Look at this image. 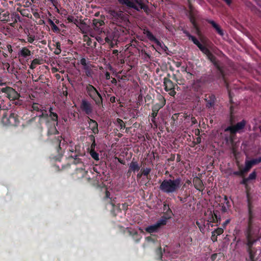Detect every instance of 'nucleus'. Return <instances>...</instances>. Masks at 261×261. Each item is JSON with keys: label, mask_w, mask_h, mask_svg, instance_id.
Listing matches in <instances>:
<instances>
[{"label": "nucleus", "mask_w": 261, "mask_h": 261, "mask_svg": "<svg viewBox=\"0 0 261 261\" xmlns=\"http://www.w3.org/2000/svg\"><path fill=\"white\" fill-rule=\"evenodd\" d=\"M166 220L165 219H161L158 221L155 224L149 226L145 228V230L149 233L156 232L161 226L165 225Z\"/></svg>", "instance_id": "obj_8"}, {"label": "nucleus", "mask_w": 261, "mask_h": 261, "mask_svg": "<svg viewBox=\"0 0 261 261\" xmlns=\"http://www.w3.org/2000/svg\"><path fill=\"white\" fill-rule=\"evenodd\" d=\"M156 242L151 237H148L146 238V242L144 245V247L151 246L152 245L156 246Z\"/></svg>", "instance_id": "obj_22"}, {"label": "nucleus", "mask_w": 261, "mask_h": 261, "mask_svg": "<svg viewBox=\"0 0 261 261\" xmlns=\"http://www.w3.org/2000/svg\"><path fill=\"white\" fill-rule=\"evenodd\" d=\"M91 121H92V123H93V124H94V126H93V127L92 128V131H93V132L94 134H97L98 132V128H97V125H98L97 123L94 120H91Z\"/></svg>", "instance_id": "obj_39"}, {"label": "nucleus", "mask_w": 261, "mask_h": 261, "mask_svg": "<svg viewBox=\"0 0 261 261\" xmlns=\"http://www.w3.org/2000/svg\"><path fill=\"white\" fill-rule=\"evenodd\" d=\"M208 22L212 24L213 27L216 30L217 32L221 36L224 35V33L223 30L221 29L220 27L214 21L209 20H208Z\"/></svg>", "instance_id": "obj_19"}, {"label": "nucleus", "mask_w": 261, "mask_h": 261, "mask_svg": "<svg viewBox=\"0 0 261 261\" xmlns=\"http://www.w3.org/2000/svg\"><path fill=\"white\" fill-rule=\"evenodd\" d=\"M41 114L38 115V117L39 118L40 121L41 120V118H44L45 119H48V115L47 113V111L45 110L44 109L42 110H41Z\"/></svg>", "instance_id": "obj_30"}, {"label": "nucleus", "mask_w": 261, "mask_h": 261, "mask_svg": "<svg viewBox=\"0 0 261 261\" xmlns=\"http://www.w3.org/2000/svg\"><path fill=\"white\" fill-rule=\"evenodd\" d=\"M4 66L5 67L7 68L8 72H10V71L9 70L10 64L9 63H6L4 64Z\"/></svg>", "instance_id": "obj_58"}, {"label": "nucleus", "mask_w": 261, "mask_h": 261, "mask_svg": "<svg viewBox=\"0 0 261 261\" xmlns=\"http://www.w3.org/2000/svg\"><path fill=\"white\" fill-rule=\"evenodd\" d=\"M67 20H68V22H73L76 26L77 25V23H79V22H80V21H79V20L75 18L72 16H68V17H67Z\"/></svg>", "instance_id": "obj_35"}, {"label": "nucleus", "mask_w": 261, "mask_h": 261, "mask_svg": "<svg viewBox=\"0 0 261 261\" xmlns=\"http://www.w3.org/2000/svg\"><path fill=\"white\" fill-rule=\"evenodd\" d=\"M87 171L83 168L77 169L75 173V176L77 179L84 177L87 174Z\"/></svg>", "instance_id": "obj_21"}, {"label": "nucleus", "mask_w": 261, "mask_h": 261, "mask_svg": "<svg viewBox=\"0 0 261 261\" xmlns=\"http://www.w3.org/2000/svg\"><path fill=\"white\" fill-rule=\"evenodd\" d=\"M110 193L109 191H106V195H105V198H108L110 197Z\"/></svg>", "instance_id": "obj_63"}, {"label": "nucleus", "mask_w": 261, "mask_h": 261, "mask_svg": "<svg viewBox=\"0 0 261 261\" xmlns=\"http://www.w3.org/2000/svg\"><path fill=\"white\" fill-rule=\"evenodd\" d=\"M205 100L207 101L206 107L210 108L213 107L215 105L216 97L214 95L211 94L208 95L207 97L205 98Z\"/></svg>", "instance_id": "obj_15"}, {"label": "nucleus", "mask_w": 261, "mask_h": 261, "mask_svg": "<svg viewBox=\"0 0 261 261\" xmlns=\"http://www.w3.org/2000/svg\"><path fill=\"white\" fill-rule=\"evenodd\" d=\"M253 206L251 202L248 200V230H252L253 220L255 218V214L252 211Z\"/></svg>", "instance_id": "obj_9"}, {"label": "nucleus", "mask_w": 261, "mask_h": 261, "mask_svg": "<svg viewBox=\"0 0 261 261\" xmlns=\"http://www.w3.org/2000/svg\"><path fill=\"white\" fill-rule=\"evenodd\" d=\"M115 99H116L115 97H114V96H112V97H111L110 98V101H111V102H112V103H114V102H115Z\"/></svg>", "instance_id": "obj_64"}, {"label": "nucleus", "mask_w": 261, "mask_h": 261, "mask_svg": "<svg viewBox=\"0 0 261 261\" xmlns=\"http://www.w3.org/2000/svg\"><path fill=\"white\" fill-rule=\"evenodd\" d=\"M178 198L179 199L180 201L182 202V203H184V202H186L187 201V196L185 197V198H181L180 197H178Z\"/></svg>", "instance_id": "obj_56"}, {"label": "nucleus", "mask_w": 261, "mask_h": 261, "mask_svg": "<svg viewBox=\"0 0 261 261\" xmlns=\"http://www.w3.org/2000/svg\"><path fill=\"white\" fill-rule=\"evenodd\" d=\"M2 122L5 125L16 126L19 122L16 111L11 110L9 114L5 113L3 115Z\"/></svg>", "instance_id": "obj_3"}, {"label": "nucleus", "mask_w": 261, "mask_h": 261, "mask_svg": "<svg viewBox=\"0 0 261 261\" xmlns=\"http://www.w3.org/2000/svg\"><path fill=\"white\" fill-rule=\"evenodd\" d=\"M191 122L192 124H195L197 123V120L195 117L191 118Z\"/></svg>", "instance_id": "obj_59"}, {"label": "nucleus", "mask_w": 261, "mask_h": 261, "mask_svg": "<svg viewBox=\"0 0 261 261\" xmlns=\"http://www.w3.org/2000/svg\"><path fill=\"white\" fill-rule=\"evenodd\" d=\"M230 206L229 202L227 199V197L226 196H224V202L223 203V206H222V211L223 213H225L227 212L229 207Z\"/></svg>", "instance_id": "obj_23"}, {"label": "nucleus", "mask_w": 261, "mask_h": 261, "mask_svg": "<svg viewBox=\"0 0 261 261\" xmlns=\"http://www.w3.org/2000/svg\"><path fill=\"white\" fill-rule=\"evenodd\" d=\"M61 50L60 48H56V50H55L54 53L56 55H59L61 53Z\"/></svg>", "instance_id": "obj_60"}, {"label": "nucleus", "mask_w": 261, "mask_h": 261, "mask_svg": "<svg viewBox=\"0 0 261 261\" xmlns=\"http://www.w3.org/2000/svg\"><path fill=\"white\" fill-rule=\"evenodd\" d=\"M15 94H9L8 96L9 98H12L13 99H17L18 97V94L15 91Z\"/></svg>", "instance_id": "obj_49"}, {"label": "nucleus", "mask_w": 261, "mask_h": 261, "mask_svg": "<svg viewBox=\"0 0 261 261\" xmlns=\"http://www.w3.org/2000/svg\"><path fill=\"white\" fill-rule=\"evenodd\" d=\"M217 235L219 236L223 232V229L221 228H218L213 231Z\"/></svg>", "instance_id": "obj_45"}, {"label": "nucleus", "mask_w": 261, "mask_h": 261, "mask_svg": "<svg viewBox=\"0 0 261 261\" xmlns=\"http://www.w3.org/2000/svg\"><path fill=\"white\" fill-rule=\"evenodd\" d=\"M90 154L91 155V156L94 159H95V160H99V155H98V154L96 152L94 149H91V151H90Z\"/></svg>", "instance_id": "obj_37"}, {"label": "nucleus", "mask_w": 261, "mask_h": 261, "mask_svg": "<svg viewBox=\"0 0 261 261\" xmlns=\"http://www.w3.org/2000/svg\"><path fill=\"white\" fill-rule=\"evenodd\" d=\"M252 166L253 165H252V164L251 163V162L249 161L246 162L245 167H244V168L242 169L244 174L248 172L249 171V170L251 168Z\"/></svg>", "instance_id": "obj_28"}, {"label": "nucleus", "mask_w": 261, "mask_h": 261, "mask_svg": "<svg viewBox=\"0 0 261 261\" xmlns=\"http://www.w3.org/2000/svg\"><path fill=\"white\" fill-rule=\"evenodd\" d=\"M104 24V22L102 20L94 19L93 20V28L94 31L97 34H100L103 31L102 29L101 28V26Z\"/></svg>", "instance_id": "obj_12"}, {"label": "nucleus", "mask_w": 261, "mask_h": 261, "mask_svg": "<svg viewBox=\"0 0 261 261\" xmlns=\"http://www.w3.org/2000/svg\"><path fill=\"white\" fill-rule=\"evenodd\" d=\"M256 176V173L255 171H253L249 174V175L248 177H247V178L249 180H253V179H255Z\"/></svg>", "instance_id": "obj_44"}, {"label": "nucleus", "mask_w": 261, "mask_h": 261, "mask_svg": "<svg viewBox=\"0 0 261 261\" xmlns=\"http://www.w3.org/2000/svg\"><path fill=\"white\" fill-rule=\"evenodd\" d=\"M48 23L51 26L52 30L54 32H58L59 31V28L55 24V23L50 19L48 20Z\"/></svg>", "instance_id": "obj_32"}, {"label": "nucleus", "mask_w": 261, "mask_h": 261, "mask_svg": "<svg viewBox=\"0 0 261 261\" xmlns=\"http://www.w3.org/2000/svg\"><path fill=\"white\" fill-rule=\"evenodd\" d=\"M252 165L257 164L261 162V156L258 159H253L249 161Z\"/></svg>", "instance_id": "obj_41"}, {"label": "nucleus", "mask_w": 261, "mask_h": 261, "mask_svg": "<svg viewBox=\"0 0 261 261\" xmlns=\"http://www.w3.org/2000/svg\"><path fill=\"white\" fill-rule=\"evenodd\" d=\"M92 98L95 101L97 105L101 106L102 105V99L99 93H97L94 97H92Z\"/></svg>", "instance_id": "obj_25"}, {"label": "nucleus", "mask_w": 261, "mask_h": 261, "mask_svg": "<svg viewBox=\"0 0 261 261\" xmlns=\"http://www.w3.org/2000/svg\"><path fill=\"white\" fill-rule=\"evenodd\" d=\"M49 117L54 121H57L58 120V115L56 113L51 112V113L49 114Z\"/></svg>", "instance_id": "obj_43"}, {"label": "nucleus", "mask_w": 261, "mask_h": 261, "mask_svg": "<svg viewBox=\"0 0 261 261\" xmlns=\"http://www.w3.org/2000/svg\"><path fill=\"white\" fill-rule=\"evenodd\" d=\"M91 121H92V123H93V124H94V126H93V127L92 128V131H93V132L94 134H97L98 132V128H97V125H98L97 123L94 120H91Z\"/></svg>", "instance_id": "obj_38"}, {"label": "nucleus", "mask_w": 261, "mask_h": 261, "mask_svg": "<svg viewBox=\"0 0 261 261\" xmlns=\"http://www.w3.org/2000/svg\"><path fill=\"white\" fill-rule=\"evenodd\" d=\"M80 63L83 65L86 75L88 77H92L93 74L92 70L93 66L91 64L90 62H87L85 58H82L80 60Z\"/></svg>", "instance_id": "obj_7"}, {"label": "nucleus", "mask_w": 261, "mask_h": 261, "mask_svg": "<svg viewBox=\"0 0 261 261\" xmlns=\"http://www.w3.org/2000/svg\"><path fill=\"white\" fill-rule=\"evenodd\" d=\"M83 33H87L90 30V27L85 22L80 21L77 26Z\"/></svg>", "instance_id": "obj_17"}, {"label": "nucleus", "mask_w": 261, "mask_h": 261, "mask_svg": "<svg viewBox=\"0 0 261 261\" xmlns=\"http://www.w3.org/2000/svg\"><path fill=\"white\" fill-rule=\"evenodd\" d=\"M109 13L111 16V19L114 21V23L117 24L128 20V15L121 11L111 10L109 11Z\"/></svg>", "instance_id": "obj_4"}, {"label": "nucleus", "mask_w": 261, "mask_h": 261, "mask_svg": "<svg viewBox=\"0 0 261 261\" xmlns=\"http://www.w3.org/2000/svg\"><path fill=\"white\" fill-rule=\"evenodd\" d=\"M188 4H189V9H190V15H192V13H193V8L191 5V3L190 2V0H188Z\"/></svg>", "instance_id": "obj_51"}, {"label": "nucleus", "mask_w": 261, "mask_h": 261, "mask_svg": "<svg viewBox=\"0 0 261 261\" xmlns=\"http://www.w3.org/2000/svg\"><path fill=\"white\" fill-rule=\"evenodd\" d=\"M1 91L4 93H6L9 95V94H15V90L10 87L3 88L1 89Z\"/></svg>", "instance_id": "obj_27"}, {"label": "nucleus", "mask_w": 261, "mask_h": 261, "mask_svg": "<svg viewBox=\"0 0 261 261\" xmlns=\"http://www.w3.org/2000/svg\"><path fill=\"white\" fill-rule=\"evenodd\" d=\"M34 37L28 36V37L27 38V41L30 43H32L34 40Z\"/></svg>", "instance_id": "obj_54"}, {"label": "nucleus", "mask_w": 261, "mask_h": 261, "mask_svg": "<svg viewBox=\"0 0 261 261\" xmlns=\"http://www.w3.org/2000/svg\"><path fill=\"white\" fill-rule=\"evenodd\" d=\"M248 180H249L247 178H244L242 181L241 182V184L246 186L247 185V181Z\"/></svg>", "instance_id": "obj_57"}, {"label": "nucleus", "mask_w": 261, "mask_h": 261, "mask_svg": "<svg viewBox=\"0 0 261 261\" xmlns=\"http://www.w3.org/2000/svg\"><path fill=\"white\" fill-rule=\"evenodd\" d=\"M194 182L195 187L197 189L200 190L203 188L202 182L199 178L196 179Z\"/></svg>", "instance_id": "obj_31"}, {"label": "nucleus", "mask_w": 261, "mask_h": 261, "mask_svg": "<svg viewBox=\"0 0 261 261\" xmlns=\"http://www.w3.org/2000/svg\"><path fill=\"white\" fill-rule=\"evenodd\" d=\"M234 175L243 176L244 174L242 170L239 171H235L233 173Z\"/></svg>", "instance_id": "obj_53"}, {"label": "nucleus", "mask_w": 261, "mask_h": 261, "mask_svg": "<svg viewBox=\"0 0 261 261\" xmlns=\"http://www.w3.org/2000/svg\"><path fill=\"white\" fill-rule=\"evenodd\" d=\"M140 167L136 161H134V159L132 160L130 163L129 165V170L128 171V173H129L131 171L135 172L136 171H138L140 169Z\"/></svg>", "instance_id": "obj_18"}, {"label": "nucleus", "mask_w": 261, "mask_h": 261, "mask_svg": "<svg viewBox=\"0 0 261 261\" xmlns=\"http://www.w3.org/2000/svg\"><path fill=\"white\" fill-rule=\"evenodd\" d=\"M92 98L95 101L97 105L101 106L102 105V99L99 93H97L94 97H92Z\"/></svg>", "instance_id": "obj_24"}, {"label": "nucleus", "mask_w": 261, "mask_h": 261, "mask_svg": "<svg viewBox=\"0 0 261 261\" xmlns=\"http://www.w3.org/2000/svg\"><path fill=\"white\" fill-rule=\"evenodd\" d=\"M141 54L142 55L144 56V59L148 61L149 59L150 58V56L149 54H148L145 51V50H141Z\"/></svg>", "instance_id": "obj_42"}, {"label": "nucleus", "mask_w": 261, "mask_h": 261, "mask_svg": "<svg viewBox=\"0 0 261 261\" xmlns=\"http://www.w3.org/2000/svg\"><path fill=\"white\" fill-rule=\"evenodd\" d=\"M156 254L158 255L159 258L160 259H162V251H161V247H159L158 250H156Z\"/></svg>", "instance_id": "obj_48"}, {"label": "nucleus", "mask_w": 261, "mask_h": 261, "mask_svg": "<svg viewBox=\"0 0 261 261\" xmlns=\"http://www.w3.org/2000/svg\"><path fill=\"white\" fill-rule=\"evenodd\" d=\"M207 58L213 63L215 66L218 69L220 74H222L223 71L220 67L218 62L216 61V57L210 52L207 55Z\"/></svg>", "instance_id": "obj_14"}, {"label": "nucleus", "mask_w": 261, "mask_h": 261, "mask_svg": "<svg viewBox=\"0 0 261 261\" xmlns=\"http://www.w3.org/2000/svg\"><path fill=\"white\" fill-rule=\"evenodd\" d=\"M40 64V60H39L38 59H35L32 61L30 67L31 69H34L36 68L37 65H39Z\"/></svg>", "instance_id": "obj_33"}, {"label": "nucleus", "mask_w": 261, "mask_h": 261, "mask_svg": "<svg viewBox=\"0 0 261 261\" xmlns=\"http://www.w3.org/2000/svg\"><path fill=\"white\" fill-rule=\"evenodd\" d=\"M165 105V99L163 97H161L160 103L154 105L152 107V111L158 112L159 110L161 109Z\"/></svg>", "instance_id": "obj_20"}, {"label": "nucleus", "mask_w": 261, "mask_h": 261, "mask_svg": "<svg viewBox=\"0 0 261 261\" xmlns=\"http://www.w3.org/2000/svg\"><path fill=\"white\" fill-rule=\"evenodd\" d=\"M189 39L191 40L193 43L196 44L198 47L200 45H201V44L199 42V41L194 36L192 35H189Z\"/></svg>", "instance_id": "obj_34"}, {"label": "nucleus", "mask_w": 261, "mask_h": 261, "mask_svg": "<svg viewBox=\"0 0 261 261\" xmlns=\"http://www.w3.org/2000/svg\"><path fill=\"white\" fill-rule=\"evenodd\" d=\"M198 48L200 49V50L203 53H204L206 56L207 54H208L210 53V51L209 50V49L208 48H207L206 47H205L204 46L202 45V44H201V45L199 46Z\"/></svg>", "instance_id": "obj_36"}, {"label": "nucleus", "mask_w": 261, "mask_h": 261, "mask_svg": "<svg viewBox=\"0 0 261 261\" xmlns=\"http://www.w3.org/2000/svg\"><path fill=\"white\" fill-rule=\"evenodd\" d=\"M119 2L125 5L128 7L132 8L135 10L139 11L141 9H143L146 12L149 11L148 7L145 5L146 0H118Z\"/></svg>", "instance_id": "obj_2"}, {"label": "nucleus", "mask_w": 261, "mask_h": 261, "mask_svg": "<svg viewBox=\"0 0 261 261\" xmlns=\"http://www.w3.org/2000/svg\"><path fill=\"white\" fill-rule=\"evenodd\" d=\"M141 171H142V174L145 176H147L151 171V169L149 168H146L145 169H142Z\"/></svg>", "instance_id": "obj_40"}, {"label": "nucleus", "mask_w": 261, "mask_h": 261, "mask_svg": "<svg viewBox=\"0 0 261 261\" xmlns=\"http://www.w3.org/2000/svg\"><path fill=\"white\" fill-rule=\"evenodd\" d=\"M114 37H112L111 36H108L105 38L106 42L107 43L110 42L112 40L114 39Z\"/></svg>", "instance_id": "obj_55"}, {"label": "nucleus", "mask_w": 261, "mask_h": 261, "mask_svg": "<svg viewBox=\"0 0 261 261\" xmlns=\"http://www.w3.org/2000/svg\"><path fill=\"white\" fill-rule=\"evenodd\" d=\"M81 108L87 114H90L92 112V107L91 105L85 100H82Z\"/></svg>", "instance_id": "obj_13"}, {"label": "nucleus", "mask_w": 261, "mask_h": 261, "mask_svg": "<svg viewBox=\"0 0 261 261\" xmlns=\"http://www.w3.org/2000/svg\"><path fill=\"white\" fill-rule=\"evenodd\" d=\"M217 236L218 235H217L216 233H215L213 231L212 232L211 239L213 242H216L217 240Z\"/></svg>", "instance_id": "obj_52"}, {"label": "nucleus", "mask_w": 261, "mask_h": 261, "mask_svg": "<svg viewBox=\"0 0 261 261\" xmlns=\"http://www.w3.org/2000/svg\"><path fill=\"white\" fill-rule=\"evenodd\" d=\"M117 122L119 124V126L120 128H122L125 127V124L124 123L122 120L118 119Z\"/></svg>", "instance_id": "obj_47"}, {"label": "nucleus", "mask_w": 261, "mask_h": 261, "mask_svg": "<svg viewBox=\"0 0 261 261\" xmlns=\"http://www.w3.org/2000/svg\"><path fill=\"white\" fill-rule=\"evenodd\" d=\"M181 186V180L180 178L171 179H165L161 184L160 189L166 193L176 192Z\"/></svg>", "instance_id": "obj_1"}, {"label": "nucleus", "mask_w": 261, "mask_h": 261, "mask_svg": "<svg viewBox=\"0 0 261 261\" xmlns=\"http://www.w3.org/2000/svg\"><path fill=\"white\" fill-rule=\"evenodd\" d=\"M20 54L22 57L26 58L31 55V51L27 48L23 47L21 49Z\"/></svg>", "instance_id": "obj_26"}, {"label": "nucleus", "mask_w": 261, "mask_h": 261, "mask_svg": "<svg viewBox=\"0 0 261 261\" xmlns=\"http://www.w3.org/2000/svg\"><path fill=\"white\" fill-rule=\"evenodd\" d=\"M190 20H191V22L192 23V24H193L194 27L195 28H196V23L195 22V20L194 19V18H193L192 17L191 18H190Z\"/></svg>", "instance_id": "obj_61"}, {"label": "nucleus", "mask_w": 261, "mask_h": 261, "mask_svg": "<svg viewBox=\"0 0 261 261\" xmlns=\"http://www.w3.org/2000/svg\"><path fill=\"white\" fill-rule=\"evenodd\" d=\"M214 216H213V221L214 222H216L215 220L217 222H218L219 221H220V217H219L215 212L214 213Z\"/></svg>", "instance_id": "obj_46"}, {"label": "nucleus", "mask_w": 261, "mask_h": 261, "mask_svg": "<svg viewBox=\"0 0 261 261\" xmlns=\"http://www.w3.org/2000/svg\"><path fill=\"white\" fill-rule=\"evenodd\" d=\"M32 108L33 111H36L38 112H41V110L44 109V107L40 105L37 103H34L32 105Z\"/></svg>", "instance_id": "obj_29"}, {"label": "nucleus", "mask_w": 261, "mask_h": 261, "mask_svg": "<svg viewBox=\"0 0 261 261\" xmlns=\"http://www.w3.org/2000/svg\"><path fill=\"white\" fill-rule=\"evenodd\" d=\"M246 125V122L242 120L241 122L237 123L236 125L230 126L225 129V132L229 131L231 134H234L236 133L240 132L243 129Z\"/></svg>", "instance_id": "obj_5"}, {"label": "nucleus", "mask_w": 261, "mask_h": 261, "mask_svg": "<svg viewBox=\"0 0 261 261\" xmlns=\"http://www.w3.org/2000/svg\"><path fill=\"white\" fill-rule=\"evenodd\" d=\"M158 112H156V111H152V113L151 114V117H152L151 121L153 123L155 122L154 119H155V117L157 116Z\"/></svg>", "instance_id": "obj_50"}, {"label": "nucleus", "mask_w": 261, "mask_h": 261, "mask_svg": "<svg viewBox=\"0 0 261 261\" xmlns=\"http://www.w3.org/2000/svg\"><path fill=\"white\" fill-rule=\"evenodd\" d=\"M86 90L89 95L92 98L94 97L99 92L92 85L89 84L87 86Z\"/></svg>", "instance_id": "obj_16"}, {"label": "nucleus", "mask_w": 261, "mask_h": 261, "mask_svg": "<svg viewBox=\"0 0 261 261\" xmlns=\"http://www.w3.org/2000/svg\"><path fill=\"white\" fill-rule=\"evenodd\" d=\"M164 84L165 90L166 91H170L169 94L171 96H174L175 94V92L174 91V83L169 78L165 77L164 79Z\"/></svg>", "instance_id": "obj_11"}, {"label": "nucleus", "mask_w": 261, "mask_h": 261, "mask_svg": "<svg viewBox=\"0 0 261 261\" xmlns=\"http://www.w3.org/2000/svg\"><path fill=\"white\" fill-rule=\"evenodd\" d=\"M144 34L146 35L149 40L154 41L164 51H166L167 50V47L164 44L160 42L149 31L144 30Z\"/></svg>", "instance_id": "obj_10"}, {"label": "nucleus", "mask_w": 261, "mask_h": 261, "mask_svg": "<svg viewBox=\"0 0 261 261\" xmlns=\"http://www.w3.org/2000/svg\"><path fill=\"white\" fill-rule=\"evenodd\" d=\"M105 75H106V78L107 80H109L110 79V74L109 72H107L106 73Z\"/></svg>", "instance_id": "obj_62"}, {"label": "nucleus", "mask_w": 261, "mask_h": 261, "mask_svg": "<svg viewBox=\"0 0 261 261\" xmlns=\"http://www.w3.org/2000/svg\"><path fill=\"white\" fill-rule=\"evenodd\" d=\"M251 231H250L249 230H248V233H247V246H248V251L249 253L250 258L251 260V261H255L254 259V253L253 252L252 249H251V247L253 245V244L256 241L255 240H252L251 239Z\"/></svg>", "instance_id": "obj_6"}]
</instances>
